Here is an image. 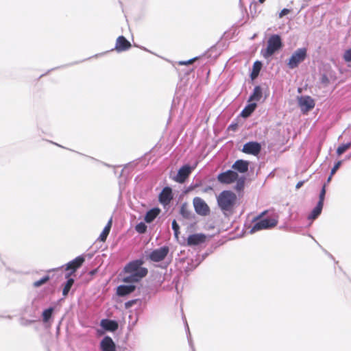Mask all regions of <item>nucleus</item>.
I'll return each mask as SVG.
<instances>
[{"mask_svg": "<svg viewBox=\"0 0 351 351\" xmlns=\"http://www.w3.org/2000/svg\"><path fill=\"white\" fill-rule=\"evenodd\" d=\"M131 47V44L123 36H119L117 39L115 49L117 51H123L128 50Z\"/></svg>", "mask_w": 351, "mask_h": 351, "instance_id": "dca6fc26", "label": "nucleus"}, {"mask_svg": "<svg viewBox=\"0 0 351 351\" xmlns=\"http://www.w3.org/2000/svg\"><path fill=\"white\" fill-rule=\"evenodd\" d=\"M237 201L236 195L230 191H222L217 197V203L223 211H230Z\"/></svg>", "mask_w": 351, "mask_h": 351, "instance_id": "20e7f679", "label": "nucleus"}, {"mask_svg": "<svg viewBox=\"0 0 351 351\" xmlns=\"http://www.w3.org/2000/svg\"><path fill=\"white\" fill-rule=\"evenodd\" d=\"M303 182H299L297 184H296V189H300L302 185H303Z\"/></svg>", "mask_w": 351, "mask_h": 351, "instance_id": "4c0bfd02", "label": "nucleus"}, {"mask_svg": "<svg viewBox=\"0 0 351 351\" xmlns=\"http://www.w3.org/2000/svg\"><path fill=\"white\" fill-rule=\"evenodd\" d=\"M172 229L174 231V236L177 240H178V234H179V225L177 223L176 220H173L172 222Z\"/></svg>", "mask_w": 351, "mask_h": 351, "instance_id": "c85d7f7f", "label": "nucleus"}, {"mask_svg": "<svg viewBox=\"0 0 351 351\" xmlns=\"http://www.w3.org/2000/svg\"><path fill=\"white\" fill-rule=\"evenodd\" d=\"M282 46V40L279 35L274 34L269 37L267 41V46L263 55L267 58L271 56L275 52L279 50Z\"/></svg>", "mask_w": 351, "mask_h": 351, "instance_id": "423d86ee", "label": "nucleus"}, {"mask_svg": "<svg viewBox=\"0 0 351 351\" xmlns=\"http://www.w3.org/2000/svg\"><path fill=\"white\" fill-rule=\"evenodd\" d=\"M84 261V258L83 257L77 256L74 260L66 264V270H71V272L66 275V278H68V280L63 288L62 294L64 296H66L68 294L74 282V280L69 278L70 276L82 265Z\"/></svg>", "mask_w": 351, "mask_h": 351, "instance_id": "7ed1b4c3", "label": "nucleus"}, {"mask_svg": "<svg viewBox=\"0 0 351 351\" xmlns=\"http://www.w3.org/2000/svg\"><path fill=\"white\" fill-rule=\"evenodd\" d=\"M217 180L219 182L222 184H230L234 182V181H237V189L240 190L243 187L244 182H245V178L244 177H240L239 178V176L237 173H236L234 171L228 170L226 172L219 173L217 176Z\"/></svg>", "mask_w": 351, "mask_h": 351, "instance_id": "39448f33", "label": "nucleus"}, {"mask_svg": "<svg viewBox=\"0 0 351 351\" xmlns=\"http://www.w3.org/2000/svg\"><path fill=\"white\" fill-rule=\"evenodd\" d=\"M181 214L186 218L189 217V212L186 210V206L185 205H183L181 208Z\"/></svg>", "mask_w": 351, "mask_h": 351, "instance_id": "473e14b6", "label": "nucleus"}, {"mask_svg": "<svg viewBox=\"0 0 351 351\" xmlns=\"http://www.w3.org/2000/svg\"><path fill=\"white\" fill-rule=\"evenodd\" d=\"M193 205L196 213L199 215L205 216L209 213V208L206 202L200 197L193 199Z\"/></svg>", "mask_w": 351, "mask_h": 351, "instance_id": "9d476101", "label": "nucleus"}, {"mask_svg": "<svg viewBox=\"0 0 351 351\" xmlns=\"http://www.w3.org/2000/svg\"><path fill=\"white\" fill-rule=\"evenodd\" d=\"M325 194H326V189H325V186H324L322 189V191H321V192H320L319 200L318 202V203H321V205H322V206L324 204V200Z\"/></svg>", "mask_w": 351, "mask_h": 351, "instance_id": "2f4dec72", "label": "nucleus"}, {"mask_svg": "<svg viewBox=\"0 0 351 351\" xmlns=\"http://www.w3.org/2000/svg\"><path fill=\"white\" fill-rule=\"evenodd\" d=\"M135 289L134 285H120L117 287V295L119 296H124L125 295H128L132 291H134Z\"/></svg>", "mask_w": 351, "mask_h": 351, "instance_id": "6ab92c4d", "label": "nucleus"}, {"mask_svg": "<svg viewBox=\"0 0 351 351\" xmlns=\"http://www.w3.org/2000/svg\"><path fill=\"white\" fill-rule=\"evenodd\" d=\"M261 68V63L258 61L254 62L253 66V73L258 74Z\"/></svg>", "mask_w": 351, "mask_h": 351, "instance_id": "c756f323", "label": "nucleus"}, {"mask_svg": "<svg viewBox=\"0 0 351 351\" xmlns=\"http://www.w3.org/2000/svg\"><path fill=\"white\" fill-rule=\"evenodd\" d=\"M343 59L346 62H351V48L345 51Z\"/></svg>", "mask_w": 351, "mask_h": 351, "instance_id": "7c9ffc66", "label": "nucleus"}, {"mask_svg": "<svg viewBox=\"0 0 351 351\" xmlns=\"http://www.w3.org/2000/svg\"><path fill=\"white\" fill-rule=\"evenodd\" d=\"M260 3H263L265 0H258Z\"/></svg>", "mask_w": 351, "mask_h": 351, "instance_id": "a19ab883", "label": "nucleus"}, {"mask_svg": "<svg viewBox=\"0 0 351 351\" xmlns=\"http://www.w3.org/2000/svg\"><path fill=\"white\" fill-rule=\"evenodd\" d=\"M137 301H138L137 300H130V301L125 302V308H130L131 306H133L134 304L137 302Z\"/></svg>", "mask_w": 351, "mask_h": 351, "instance_id": "e433bc0d", "label": "nucleus"}, {"mask_svg": "<svg viewBox=\"0 0 351 351\" xmlns=\"http://www.w3.org/2000/svg\"><path fill=\"white\" fill-rule=\"evenodd\" d=\"M306 57V49L305 48L298 49L289 59L287 62L289 68L293 69L297 67L300 63L305 60Z\"/></svg>", "mask_w": 351, "mask_h": 351, "instance_id": "0eeeda50", "label": "nucleus"}, {"mask_svg": "<svg viewBox=\"0 0 351 351\" xmlns=\"http://www.w3.org/2000/svg\"><path fill=\"white\" fill-rule=\"evenodd\" d=\"M323 206L321 205V203H317L315 208L312 210V212L308 215V218L310 220H314L316 219L321 213Z\"/></svg>", "mask_w": 351, "mask_h": 351, "instance_id": "b1692460", "label": "nucleus"}, {"mask_svg": "<svg viewBox=\"0 0 351 351\" xmlns=\"http://www.w3.org/2000/svg\"><path fill=\"white\" fill-rule=\"evenodd\" d=\"M350 157H351V153H350Z\"/></svg>", "mask_w": 351, "mask_h": 351, "instance_id": "79ce46f5", "label": "nucleus"}, {"mask_svg": "<svg viewBox=\"0 0 351 351\" xmlns=\"http://www.w3.org/2000/svg\"><path fill=\"white\" fill-rule=\"evenodd\" d=\"M189 343H190L191 346L193 348V345L191 343V339L189 337Z\"/></svg>", "mask_w": 351, "mask_h": 351, "instance_id": "ea45409f", "label": "nucleus"}, {"mask_svg": "<svg viewBox=\"0 0 351 351\" xmlns=\"http://www.w3.org/2000/svg\"><path fill=\"white\" fill-rule=\"evenodd\" d=\"M169 252V248L167 246H162L153 250L149 254V258L154 262L163 261Z\"/></svg>", "mask_w": 351, "mask_h": 351, "instance_id": "6e6552de", "label": "nucleus"}, {"mask_svg": "<svg viewBox=\"0 0 351 351\" xmlns=\"http://www.w3.org/2000/svg\"><path fill=\"white\" fill-rule=\"evenodd\" d=\"M194 167H191L189 165H184L182 167L175 178V180L179 183H183L186 179L191 174Z\"/></svg>", "mask_w": 351, "mask_h": 351, "instance_id": "9b49d317", "label": "nucleus"}, {"mask_svg": "<svg viewBox=\"0 0 351 351\" xmlns=\"http://www.w3.org/2000/svg\"><path fill=\"white\" fill-rule=\"evenodd\" d=\"M172 198V191L169 187L164 188L159 195L160 202L163 205L169 204Z\"/></svg>", "mask_w": 351, "mask_h": 351, "instance_id": "ddd939ff", "label": "nucleus"}, {"mask_svg": "<svg viewBox=\"0 0 351 351\" xmlns=\"http://www.w3.org/2000/svg\"><path fill=\"white\" fill-rule=\"evenodd\" d=\"M53 312V308L50 307L47 309H45L42 314L43 320L45 323L48 322L49 319L51 318L52 313Z\"/></svg>", "mask_w": 351, "mask_h": 351, "instance_id": "393cba45", "label": "nucleus"}, {"mask_svg": "<svg viewBox=\"0 0 351 351\" xmlns=\"http://www.w3.org/2000/svg\"><path fill=\"white\" fill-rule=\"evenodd\" d=\"M160 212V209L156 208L149 210L145 216V221L147 223H151L159 215Z\"/></svg>", "mask_w": 351, "mask_h": 351, "instance_id": "4be33fe9", "label": "nucleus"}, {"mask_svg": "<svg viewBox=\"0 0 351 351\" xmlns=\"http://www.w3.org/2000/svg\"><path fill=\"white\" fill-rule=\"evenodd\" d=\"M112 223V218H110V220L108 221V223L106 224V226H105V228H104L103 231L101 232V233L100 234V235L98 239L99 241L104 242L106 240L107 237L109 234V232L111 229Z\"/></svg>", "mask_w": 351, "mask_h": 351, "instance_id": "5701e85b", "label": "nucleus"}, {"mask_svg": "<svg viewBox=\"0 0 351 351\" xmlns=\"http://www.w3.org/2000/svg\"><path fill=\"white\" fill-rule=\"evenodd\" d=\"M135 230L139 234H143L147 230V226L143 222H141L136 226Z\"/></svg>", "mask_w": 351, "mask_h": 351, "instance_id": "bb28decb", "label": "nucleus"}, {"mask_svg": "<svg viewBox=\"0 0 351 351\" xmlns=\"http://www.w3.org/2000/svg\"><path fill=\"white\" fill-rule=\"evenodd\" d=\"M196 60V58H192L188 61H180L179 62V64L180 65H188L192 64L195 60Z\"/></svg>", "mask_w": 351, "mask_h": 351, "instance_id": "f704fd0d", "label": "nucleus"}, {"mask_svg": "<svg viewBox=\"0 0 351 351\" xmlns=\"http://www.w3.org/2000/svg\"><path fill=\"white\" fill-rule=\"evenodd\" d=\"M341 165V161H338L337 162L335 163L333 168L331 169V172H330L331 176H333L336 173V171L339 168Z\"/></svg>", "mask_w": 351, "mask_h": 351, "instance_id": "72a5a7b5", "label": "nucleus"}, {"mask_svg": "<svg viewBox=\"0 0 351 351\" xmlns=\"http://www.w3.org/2000/svg\"><path fill=\"white\" fill-rule=\"evenodd\" d=\"M298 105L303 112H306L314 108L315 101L309 96H301L298 98Z\"/></svg>", "mask_w": 351, "mask_h": 351, "instance_id": "1a4fd4ad", "label": "nucleus"}, {"mask_svg": "<svg viewBox=\"0 0 351 351\" xmlns=\"http://www.w3.org/2000/svg\"><path fill=\"white\" fill-rule=\"evenodd\" d=\"M262 97V89L260 86H255L252 94L250 95L248 102H256L260 101Z\"/></svg>", "mask_w": 351, "mask_h": 351, "instance_id": "412c9836", "label": "nucleus"}, {"mask_svg": "<svg viewBox=\"0 0 351 351\" xmlns=\"http://www.w3.org/2000/svg\"><path fill=\"white\" fill-rule=\"evenodd\" d=\"M265 212L261 213L260 216L256 218V221L250 229V233H254L257 231L262 230H267L275 227L278 223V216L276 213H273L269 217L265 219H259Z\"/></svg>", "mask_w": 351, "mask_h": 351, "instance_id": "f03ea898", "label": "nucleus"}, {"mask_svg": "<svg viewBox=\"0 0 351 351\" xmlns=\"http://www.w3.org/2000/svg\"><path fill=\"white\" fill-rule=\"evenodd\" d=\"M261 149V145L257 142H249L245 143L242 149V152L252 155H257Z\"/></svg>", "mask_w": 351, "mask_h": 351, "instance_id": "f8f14e48", "label": "nucleus"}, {"mask_svg": "<svg viewBox=\"0 0 351 351\" xmlns=\"http://www.w3.org/2000/svg\"><path fill=\"white\" fill-rule=\"evenodd\" d=\"M101 326L108 331H115L118 328V324L115 321L110 319H102L100 323Z\"/></svg>", "mask_w": 351, "mask_h": 351, "instance_id": "f3484780", "label": "nucleus"}, {"mask_svg": "<svg viewBox=\"0 0 351 351\" xmlns=\"http://www.w3.org/2000/svg\"><path fill=\"white\" fill-rule=\"evenodd\" d=\"M351 147V143H348L346 144H343L340 145L337 149V154L340 156L343 153H344L346 150H348Z\"/></svg>", "mask_w": 351, "mask_h": 351, "instance_id": "a878e982", "label": "nucleus"}, {"mask_svg": "<svg viewBox=\"0 0 351 351\" xmlns=\"http://www.w3.org/2000/svg\"><path fill=\"white\" fill-rule=\"evenodd\" d=\"M49 280V276H45L43 278H42L40 280L35 281L34 282V287H39L43 284L46 283Z\"/></svg>", "mask_w": 351, "mask_h": 351, "instance_id": "cd10ccee", "label": "nucleus"}, {"mask_svg": "<svg viewBox=\"0 0 351 351\" xmlns=\"http://www.w3.org/2000/svg\"><path fill=\"white\" fill-rule=\"evenodd\" d=\"M102 351H116V346L110 337H105L100 343Z\"/></svg>", "mask_w": 351, "mask_h": 351, "instance_id": "4468645a", "label": "nucleus"}, {"mask_svg": "<svg viewBox=\"0 0 351 351\" xmlns=\"http://www.w3.org/2000/svg\"><path fill=\"white\" fill-rule=\"evenodd\" d=\"M289 13H290V10L289 9H287V8H284L283 10H281V12L279 13V17L280 18H282L284 16L288 14Z\"/></svg>", "mask_w": 351, "mask_h": 351, "instance_id": "c9c22d12", "label": "nucleus"}, {"mask_svg": "<svg viewBox=\"0 0 351 351\" xmlns=\"http://www.w3.org/2000/svg\"><path fill=\"white\" fill-rule=\"evenodd\" d=\"M143 262L136 260L130 262L125 267V271L130 274L129 276L124 278V282H138L142 278L145 277L147 274V269L142 267Z\"/></svg>", "mask_w": 351, "mask_h": 351, "instance_id": "f257e3e1", "label": "nucleus"}, {"mask_svg": "<svg viewBox=\"0 0 351 351\" xmlns=\"http://www.w3.org/2000/svg\"><path fill=\"white\" fill-rule=\"evenodd\" d=\"M249 162L243 160H237L232 165V169L240 173H245L248 170Z\"/></svg>", "mask_w": 351, "mask_h": 351, "instance_id": "a211bd4d", "label": "nucleus"}, {"mask_svg": "<svg viewBox=\"0 0 351 351\" xmlns=\"http://www.w3.org/2000/svg\"><path fill=\"white\" fill-rule=\"evenodd\" d=\"M206 236L203 234H193L189 235L187 239L189 245H197L205 241Z\"/></svg>", "mask_w": 351, "mask_h": 351, "instance_id": "2eb2a0df", "label": "nucleus"}, {"mask_svg": "<svg viewBox=\"0 0 351 351\" xmlns=\"http://www.w3.org/2000/svg\"><path fill=\"white\" fill-rule=\"evenodd\" d=\"M332 176H331V174H330V176L328 178V180H327L328 182H329L331 180Z\"/></svg>", "mask_w": 351, "mask_h": 351, "instance_id": "58836bf2", "label": "nucleus"}, {"mask_svg": "<svg viewBox=\"0 0 351 351\" xmlns=\"http://www.w3.org/2000/svg\"><path fill=\"white\" fill-rule=\"evenodd\" d=\"M257 105L256 102H249L241 112V116L247 118L255 110Z\"/></svg>", "mask_w": 351, "mask_h": 351, "instance_id": "aec40b11", "label": "nucleus"}]
</instances>
